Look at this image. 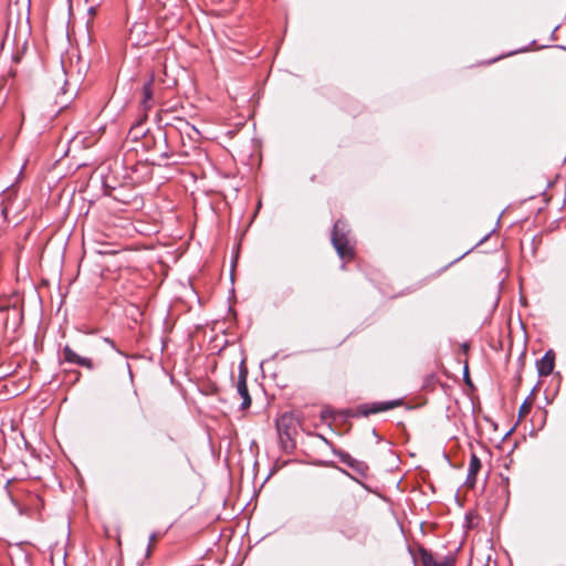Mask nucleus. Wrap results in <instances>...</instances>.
I'll return each instance as SVG.
<instances>
[{
	"label": "nucleus",
	"mask_w": 566,
	"mask_h": 566,
	"mask_svg": "<svg viewBox=\"0 0 566 566\" xmlns=\"http://www.w3.org/2000/svg\"><path fill=\"white\" fill-rule=\"evenodd\" d=\"M402 403L401 399H395L389 401H381V402H373V403H366L359 407V412L363 416H369L382 411H387L390 409H394L396 407H399Z\"/></svg>",
	"instance_id": "f03ea898"
},
{
	"label": "nucleus",
	"mask_w": 566,
	"mask_h": 566,
	"mask_svg": "<svg viewBox=\"0 0 566 566\" xmlns=\"http://www.w3.org/2000/svg\"><path fill=\"white\" fill-rule=\"evenodd\" d=\"M332 243L340 259L349 260L354 256V242L349 235L347 224L342 220L336 221L334 224Z\"/></svg>",
	"instance_id": "f257e3e1"
},
{
	"label": "nucleus",
	"mask_w": 566,
	"mask_h": 566,
	"mask_svg": "<svg viewBox=\"0 0 566 566\" xmlns=\"http://www.w3.org/2000/svg\"><path fill=\"white\" fill-rule=\"evenodd\" d=\"M531 410V403L525 400L522 406L520 407V416H524L526 413H528Z\"/></svg>",
	"instance_id": "9d476101"
},
{
	"label": "nucleus",
	"mask_w": 566,
	"mask_h": 566,
	"mask_svg": "<svg viewBox=\"0 0 566 566\" xmlns=\"http://www.w3.org/2000/svg\"><path fill=\"white\" fill-rule=\"evenodd\" d=\"M151 85H153V78H150L147 83H145L144 88H143L144 98H143L142 103L145 108H149L151 106V99H153Z\"/></svg>",
	"instance_id": "1a4fd4ad"
},
{
	"label": "nucleus",
	"mask_w": 566,
	"mask_h": 566,
	"mask_svg": "<svg viewBox=\"0 0 566 566\" xmlns=\"http://www.w3.org/2000/svg\"><path fill=\"white\" fill-rule=\"evenodd\" d=\"M286 420H290V418L286 415L282 416V418L277 422L279 430H281V427L285 424Z\"/></svg>",
	"instance_id": "9b49d317"
},
{
	"label": "nucleus",
	"mask_w": 566,
	"mask_h": 566,
	"mask_svg": "<svg viewBox=\"0 0 566 566\" xmlns=\"http://www.w3.org/2000/svg\"><path fill=\"white\" fill-rule=\"evenodd\" d=\"M481 469V461L479 457L474 453L471 454L470 463H469V471L468 476L465 481V485L469 488H473L475 485L476 481V474Z\"/></svg>",
	"instance_id": "0eeeda50"
},
{
	"label": "nucleus",
	"mask_w": 566,
	"mask_h": 566,
	"mask_svg": "<svg viewBox=\"0 0 566 566\" xmlns=\"http://www.w3.org/2000/svg\"><path fill=\"white\" fill-rule=\"evenodd\" d=\"M555 366V354L553 350H547L545 355L537 361V370L539 376H548L552 374Z\"/></svg>",
	"instance_id": "39448f33"
},
{
	"label": "nucleus",
	"mask_w": 566,
	"mask_h": 566,
	"mask_svg": "<svg viewBox=\"0 0 566 566\" xmlns=\"http://www.w3.org/2000/svg\"><path fill=\"white\" fill-rule=\"evenodd\" d=\"M155 541H156V534L153 533L149 537V545H151V543ZM149 551H150V546H148V551H147L148 554H149Z\"/></svg>",
	"instance_id": "ddd939ff"
},
{
	"label": "nucleus",
	"mask_w": 566,
	"mask_h": 566,
	"mask_svg": "<svg viewBox=\"0 0 566 566\" xmlns=\"http://www.w3.org/2000/svg\"><path fill=\"white\" fill-rule=\"evenodd\" d=\"M90 13H94L95 12V9L94 8H90Z\"/></svg>",
	"instance_id": "4468645a"
},
{
	"label": "nucleus",
	"mask_w": 566,
	"mask_h": 566,
	"mask_svg": "<svg viewBox=\"0 0 566 566\" xmlns=\"http://www.w3.org/2000/svg\"><path fill=\"white\" fill-rule=\"evenodd\" d=\"M420 554L422 566H454L453 557H444L441 560H437L433 558L432 554L426 549H421Z\"/></svg>",
	"instance_id": "423d86ee"
},
{
	"label": "nucleus",
	"mask_w": 566,
	"mask_h": 566,
	"mask_svg": "<svg viewBox=\"0 0 566 566\" xmlns=\"http://www.w3.org/2000/svg\"><path fill=\"white\" fill-rule=\"evenodd\" d=\"M104 340H105V343L109 344V345H111V346H112L116 352H118L119 354H122V352H119V350L115 347V344H114V342H113L111 338L106 337Z\"/></svg>",
	"instance_id": "f8f14e48"
},
{
	"label": "nucleus",
	"mask_w": 566,
	"mask_h": 566,
	"mask_svg": "<svg viewBox=\"0 0 566 566\" xmlns=\"http://www.w3.org/2000/svg\"><path fill=\"white\" fill-rule=\"evenodd\" d=\"M63 359L67 363L80 365L87 369H93L94 365L90 358L77 355L69 345L62 350Z\"/></svg>",
	"instance_id": "20e7f679"
},
{
	"label": "nucleus",
	"mask_w": 566,
	"mask_h": 566,
	"mask_svg": "<svg viewBox=\"0 0 566 566\" xmlns=\"http://www.w3.org/2000/svg\"><path fill=\"white\" fill-rule=\"evenodd\" d=\"M54 84L61 90L62 94H66L67 78L63 63H61L60 67L57 69Z\"/></svg>",
	"instance_id": "6e6552de"
},
{
	"label": "nucleus",
	"mask_w": 566,
	"mask_h": 566,
	"mask_svg": "<svg viewBox=\"0 0 566 566\" xmlns=\"http://www.w3.org/2000/svg\"><path fill=\"white\" fill-rule=\"evenodd\" d=\"M247 375H248V371L242 363L240 373H239V377H238V384H237L238 394L242 398V403H241L242 410L248 409L251 406V397L249 395V390H248V386H247Z\"/></svg>",
	"instance_id": "7ed1b4c3"
}]
</instances>
